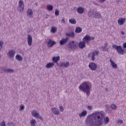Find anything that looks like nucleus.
<instances>
[{
	"instance_id": "nucleus-30",
	"label": "nucleus",
	"mask_w": 126,
	"mask_h": 126,
	"mask_svg": "<svg viewBox=\"0 0 126 126\" xmlns=\"http://www.w3.org/2000/svg\"><path fill=\"white\" fill-rule=\"evenodd\" d=\"M54 7H53V5L48 4L47 7V10H49V11H52L53 10Z\"/></svg>"
},
{
	"instance_id": "nucleus-12",
	"label": "nucleus",
	"mask_w": 126,
	"mask_h": 126,
	"mask_svg": "<svg viewBox=\"0 0 126 126\" xmlns=\"http://www.w3.org/2000/svg\"><path fill=\"white\" fill-rule=\"evenodd\" d=\"M48 40L49 41L47 42V47H48V48H52L54 45H56V44H57L56 41H52L51 39H48Z\"/></svg>"
},
{
	"instance_id": "nucleus-38",
	"label": "nucleus",
	"mask_w": 126,
	"mask_h": 126,
	"mask_svg": "<svg viewBox=\"0 0 126 126\" xmlns=\"http://www.w3.org/2000/svg\"><path fill=\"white\" fill-rule=\"evenodd\" d=\"M2 47H3V42H2V41H0V51H1Z\"/></svg>"
},
{
	"instance_id": "nucleus-53",
	"label": "nucleus",
	"mask_w": 126,
	"mask_h": 126,
	"mask_svg": "<svg viewBox=\"0 0 126 126\" xmlns=\"http://www.w3.org/2000/svg\"><path fill=\"white\" fill-rule=\"evenodd\" d=\"M94 39H95V37H91V40H94Z\"/></svg>"
},
{
	"instance_id": "nucleus-52",
	"label": "nucleus",
	"mask_w": 126,
	"mask_h": 126,
	"mask_svg": "<svg viewBox=\"0 0 126 126\" xmlns=\"http://www.w3.org/2000/svg\"><path fill=\"white\" fill-rule=\"evenodd\" d=\"M8 124L9 125V126H11V125L12 124V123H11V122H9V123H8Z\"/></svg>"
},
{
	"instance_id": "nucleus-2",
	"label": "nucleus",
	"mask_w": 126,
	"mask_h": 126,
	"mask_svg": "<svg viewBox=\"0 0 126 126\" xmlns=\"http://www.w3.org/2000/svg\"><path fill=\"white\" fill-rule=\"evenodd\" d=\"M79 90L83 92H85L87 94V96H89L90 94V89H91V84L90 82L86 81L83 82L79 87Z\"/></svg>"
},
{
	"instance_id": "nucleus-17",
	"label": "nucleus",
	"mask_w": 126,
	"mask_h": 126,
	"mask_svg": "<svg viewBox=\"0 0 126 126\" xmlns=\"http://www.w3.org/2000/svg\"><path fill=\"white\" fill-rule=\"evenodd\" d=\"M126 18H120L118 21L119 25H124L125 22H126Z\"/></svg>"
},
{
	"instance_id": "nucleus-44",
	"label": "nucleus",
	"mask_w": 126,
	"mask_h": 126,
	"mask_svg": "<svg viewBox=\"0 0 126 126\" xmlns=\"http://www.w3.org/2000/svg\"><path fill=\"white\" fill-rule=\"evenodd\" d=\"M99 1L100 3H103V2H105V1H106V0H99Z\"/></svg>"
},
{
	"instance_id": "nucleus-42",
	"label": "nucleus",
	"mask_w": 126,
	"mask_h": 126,
	"mask_svg": "<svg viewBox=\"0 0 126 126\" xmlns=\"http://www.w3.org/2000/svg\"><path fill=\"white\" fill-rule=\"evenodd\" d=\"M117 124L118 125H119V124H120V125H122L124 124V121L119 120L118 121Z\"/></svg>"
},
{
	"instance_id": "nucleus-4",
	"label": "nucleus",
	"mask_w": 126,
	"mask_h": 126,
	"mask_svg": "<svg viewBox=\"0 0 126 126\" xmlns=\"http://www.w3.org/2000/svg\"><path fill=\"white\" fill-rule=\"evenodd\" d=\"M32 115L34 118L39 119V120L42 121H44V119L43 118H42V116L40 115V114H39V113H38V112L35 110L32 111Z\"/></svg>"
},
{
	"instance_id": "nucleus-20",
	"label": "nucleus",
	"mask_w": 126,
	"mask_h": 126,
	"mask_svg": "<svg viewBox=\"0 0 126 126\" xmlns=\"http://www.w3.org/2000/svg\"><path fill=\"white\" fill-rule=\"evenodd\" d=\"M86 44L84 41H81L79 43L78 47L80 49H84Z\"/></svg>"
},
{
	"instance_id": "nucleus-49",
	"label": "nucleus",
	"mask_w": 126,
	"mask_h": 126,
	"mask_svg": "<svg viewBox=\"0 0 126 126\" xmlns=\"http://www.w3.org/2000/svg\"><path fill=\"white\" fill-rule=\"evenodd\" d=\"M107 46H108V43L107 42H105V44H104V47H107Z\"/></svg>"
},
{
	"instance_id": "nucleus-51",
	"label": "nucleus",
	"mask_w": 126,
	"mask_h": 126,
	"mask_svg": "<svg viewBox=\"0 0 126 126\" xmlns=\"http://www.w3.org/2000/svg\"><path fill=\"white\" fill-rule=\"evenodd\" d=\"M121 33L122 34V35H125V32H121Z\"/></svg>"
},
{
	"instance_id": "nucleus-48",
	"label": "nucleus",
	"mask_w": 126,
	"mask_h": 126,
	"mask_svg": "<svg viewBox=\"0 0 126 126\" xmlns=\"http://www.w3.org/2000/svg\"><path fill=\"white\" fill-rule=\"evenodd\" d=\"M63 106H60V109L61 110H62V112H63Z\"/></svg>"
},
{
	"instance_id": "nucleus-16",
	"label": "nucleus",
	"mask_w": 126,
	"mask_h": 126,
	"mask_svg": "<svg viewBox=\"0 0 126 126\" xmlns=\"http://www.w3.org/2000/svg\"><path fill=\"white\" fill-rule=\"evenodd\" d=\"M51 111L54 115H57V116H59V115H60V110L56 107L52 108Z\"/></svg>"
},
{
	"instance_id": "nucleus-10",
	"label": "nucleus",
	"mask_w": 126,
	"mask_h": 126,
	"mask_svg": "<svg viewBox=\"0 0 126 126\" xmlns=\"http://www.w3.org/2000/svg\"><path fill=\"white\" fill-rule=\"evenodd\" d=\"M27 42L29 46H32V42H33V38L32 35L29 34L28 35Z\"/></svg>"
},
{
	"instance_id": "nucleus-34",
	"label": "nucleus",
	"mask_w": 126,
	"mask_h": 126,
	"mask_svg": "<svg viewBox=\"0 0 126 126\" xmlns=\"http://www.w3.org/2000/svg\"><path fill=\"white\" fill-rule=\"evenodd\" d=\"M111 109H112V110H117V109H118V107L117 106V105L114 104L111 105Z\"/></svg>"
},
{
	"instance_id": "nucleus-36",
	"label": "nucleus",
	"mask_w": 126,
	"mask_h": 126,
	"mask_svg": "<svg viewBox=\"0 0 126 126\" xmlns=\"http://www.w3.org/2000/svg\"><path fill=\"white\" fill-rule=\"evenodd\" d=\"M119 47L120 46H117V45L116 44H113L112 45V47L113 48V49H115V50H117V51H118Z\"/></svg>"
},
{
	"instance_id": "nucleus-24",
	"label": "nucleus",
	"mask_w": 126,
	"mask_h": 126,
	"mask_svg": "<svg viewBox=\"0 0 126 126\" xmlns=\"http://www.w3.org/2000/svg\"><path fill=\"white\" fill-rule=\"evenodd\" d=\"M87 115V111L84 110L81 113H80L79 116L80 118H82V117H85Z\"/></svg>"
},
{
	"instance_id": "nucleus-21",
	"label": "nucleus",
	"mask_w": 126,
	"mask_h": 126,
	"mask_svg": "<svg viewBox=\"0 0 126 126\" xmlns=\"http://www.w3.org/2000/svg\"><path fill=\"white\" fill-rule=\"evenodd\" d=\"M54 66H55L54 63H49L46 65V68H52Z\"/></svg>"
},
{
	"instance_id": "nucleus-15",
	"label": "nucleus",
	"mask_w": 126,
	"mask_h": 126,
	"mask_svg": "<svg viewBox=\"0 0 126 126\" xmlns=\"http://www.w3.org/2000/svg\"><path fill=\"white\" fill-rule=\"evenodd\" d=\"M98 55H99V51L95 50L93 52L92 55V60L93 62L95 61V56H98Z\"/></svg>"
},
{
	"instance_id": "nucleus-47",
	"label": "nucleus",
	"mask_w": 126,
	"mask_h": 126,
	"mask_svg": "<svg viewBox=\"0 0 126 126\" xmlns=\"http://www.w3.org/2000/svg\"><path fill=\"white\" fill-rule=\"evenodd\" d=\"M66 36H67V37H70V33H66Z\"/></svg>"
},
{
	"instance_id": "nucleus-33",
	"label": "nucleus",
	"mask_w": 126,
	"mask_h": 126,
	"mask_svg": "<svg viewBox=\"0 0 126 126\" xmlns=\"http://www.w3.org/2000/svg\"><path fill=\"white\" fill-rule=\"evenodd\" d=\"M6 72H8V73H10L11 72H14V70L11 68L6 69Z\"/></svg>"
},
{
	"instance_id": "nucleus-29",
	"label": "nucleus",
	"mask_w": 126,
	"mask_h": 126,
	"mask_svg": "<svg viewBox=\"0 0 126 126\" xmlns=\"http://www.w3.org/2000/svg\"><path fill=\"white\" fill-rule=\"evenodd\" d=\"M109 122H110V119L109 118V117H106V118H104V123L105 125H107V124H109Z\"/></svg>"
},
{
	"instance_id": "nucleus-18",
	"label": "nucleus",
	"mask_w": 126,
	"mask_h": 126,
	"mask_svg": "<svg viewBox=\"0 0 126 126\" xmlns=\"http://www.w3.org/2000/svg\"><path fill=\"white\" fill-rule=\"evenodd\" d=\"M77 11L78 13H79L80 14H82L83 12H84V8L82 7H79L77 9Z\"/></svg>"
},
{
	"instance_id": "nucleus-13",
	"label": "nucleus",
	"mask_w": 126,
	"mask_h": 126,
	"mask_svg": "<svg viewBox=\"0 0 126 126\" xmlns=\"http://www.w3.org/2000/svg\"><path fill=\"white\" fill-rule=\"evenodd\" d=\"M27 14L28 17H29V18H33V11H32V9H28L27 11Z\"/></svg>"
},
{
	"instance_id": "nucleus-22",
	"label": "nucleus",
	"mask_w": 126,
	"mask_h": 126,
	"mask_svg": "<svg viewBox=\"0 0 126 126\" xmlns=\"http://www.w3.org/2000/svg\"><path fill=\"white\" fill-rule=\"evenodd\" d=\"M110 62L111 63V66L113 68H118V65L117 64V63H115V62L112 61V59L110 60Z\"/></svg>"
},
{
	"instance_id": "nucleus-45",
	"label": "nucleus",
	"mask_w": 126,
	"mask_h": 126,
	"mask_svg": "<svg viewBox=\"0 0 126 126\" xmlns=\"http://www.w3.org/2000/svg\"><path fill=\"white\" fill-rule=\"evenodd\" d=\"M123 47L124 48V49H126V42L124 43L123 45Z\"/></svg>"
},
{
	"instance_id": "nucleus-32",
	"label": "nucleus",
	"mask_w": 126,
	"mask_h": 126,
	"mask_svg": "<svg viewBox=\"0 0 126 126\" xmlns=\"http://www.w3.org/2000/svg\"><path fill=\"white\" fill-rule=\"evenodd\" d=\"M0 72L2 73H3V72H6V69L4 67V66H2L0 67Z\"/></svg>"
},
{
	"instance_id": "nucleus-5",
	"label": "nucleus",
	"mask_w": 126,
	"mask_h": 126,
	"mask_svg": "<svg viewBox=\"0 0 126 126\" xmlns=\"http://www.w3.org/2000/svg\"><path fill=\"white\" fill-rule=\"evenodd\" d=\"M68 48L70 49V50H76L77 49V44L74 42V41H70V43L68 45Z\"/></svg>"
},
{
	"instance_id": "nucleus-39",
	"label": "nucleus",
	"mask_w": 126,
	"mask_h": 126,
	"mask_svg": "<svg viewBox=\"0 0 126 126\" xmlns=\"http://www.w3.org/2000/svg\"><path fill=\"white\" fill-rule=\"evenodd\" d=\"M101 49H102V51H106V52L109 51V49H107V48H106V46H102Z\"/></svg>"
},
{
	"instance_id": "nucleus-43",
	"label": "nucleus",
	"mask_w": 126,
	"mask_h": 126,
	"mask_svg": "<svg viewBox=\"0 0 126 126\" xmlns=\"http://www.w3.org/2000/svg\"><path fill=\"white\" fill-rule=\"evenodd\" d=\"M88 110H90V111H91V110H92V109H93V107H92V106L91 105H89L88 106Z\"/></svg>"
},
{
	"instance_id": "nucleus-3",
	"label": "nucleus",
	"mask_w": 126,
	"mask_h": 126,
	"mask_svg": "<svg viewBox=\"0 0 126 126\" xmlns=\"http://www.w3.org/2000/svg\"><path fill=\"white\" fill-rule=\"evenodd\" d=\"M88 15L90 17H94V18H101V14H100L96 9H91L88 12Z\"/></svg>"
},
{
	"instance_id": "nucleus-46",
	"label": "nucleus",
	"mask_w": 126,
	"mask_h": 126,
	"mask_svg": "<svg viewBox=\"0 0 126 126\" xmlns=\"http://www.w3.org/2000/svg\"><path fill=\"white\" fill-rule=\"evenodd\" d=\"M61 21L63 23H65V20L63 18L62 19Z\"/></svg>"
},
{
	"instance_id": "nucleus-6",
	"label": "nucleus",
	"mask_w": 126,
	"mask_h": 126,
	"mask_svg": "<svg viewBox=\"0 0 126 126\" xmlns=\"http://www.w3.org/2000/svg\"><path fill=\"white\" fill-rule=\"evenodd\" d=\"M24 9V3L23 2V0H20L19 1V6L18 7V10L20 11V12H22Z\"/></svg>"
},
{
	"instance_id": "nucleus-26",
	"label": "nucleus",
	"mask_w": 126,
	"mask_h": 126,
	"mask_svg": "<svg viewBox=\"0 0 126 126\" xmlns=\"http://www.w3.org/2000/svg\"><path fill=\"white\" fill-rule=\"evenodd\" d=\"M16 59L17 61H19V62H22V60H23V58L20 55H17L16 56Z\"/></svg>"
},
{
	"instance_id": "nucleus-1",
	"label": "nucleus",
	"mask_w": 126,
	"mask_h": 126,
	"mask_svg": "<svg viewBox=\"0 0 126 126\" xmlns=\"http://www.w3.org/2000/svg\"><path fill=\"white\" fill-rule=\"evenodd\" d=\"M104 117V113L100 112L89 115L86 120V124L88 126H101L103 125Z\"/></svg>"
},
{
	"instance_id": "nucleus-41",
	"label": "nucleus",
	"mask_w": 126,
	"mask_h": 126,
	"mask_svg": "<svg viewBox=\"0 0 126 126\" xmlns=\"http://www.w3.org/2000/svg\"><path fill=\"white\" fill-rule=\"evenodd\" d=\"M0 126H5V121H2V122L0 124Z\"/></svg>"
},
{
	"instance_id": "nucleus-19",
	"label": "nucleus",
	"mask_w": 126,
	"mask_h": 126,
	"mask_svg": "<svg viewBox=\"0 0 126 126\" xmlns=\"http://www.w3.org/2000/svg\"><path fill=\"white\" fill-rule=\"evenodd\" d=\"M69 65V62H67L66 63H60V66L61 67H68Z\"/></svg>"
},
{
	"instance_id": "nucleus-40",
	"label": "nucleus",
	"mask_w": 126,
	"mask_h": 126,
	"mask_svg": "<svg viewBox=\"0 0 126 126\" xmlns=\"http://www.w3.org/2000/svg\"><path fill=\"white\" fill-rule=\"evenodd\" d=\"M55 14L56 15V16L60 15V11L56 9L55 10Z\"/></svg>"
},
{
	"instance_id": "nucleus-37",
	"label": "nucleus",
	"mask_w": 126,
	"mask_h": 126,
	"mask_svg": "<svg viewBox=\"0 0 126 126\" xmlns=\"http://www.w3.org/2000/svg\"><path fill=\"white\" fill-rule=\"evenodd\" d=\"M25 108V107L24 106V105L22 104L20 106L19 110L21 112V111H23V110H24Z\"/></svg>"
},
{
	"instance_id": "nucleus-50",
	"label": "nucleus",
	"mask_w": 126,
	"mask_h": 126,
	"mask_svg": "<svg viewBox=\"0 0 126 126\" xmlns=\"http://www.w3.org/2000/svg\"><path fill=\"white\" fill-rule=\"evenodd\" d=\"M49 18V15L46 14V15L45 18Z\"/></svg>"
},
{
	"instance_id": "nucleus-56",
	"label": "nucleus",
	"mask_w": 126,
	"mask_h": 126,
	"mask_svg": "<svg viewBox=\"0 0 126 126\" xmlns=\"http://www.w3.org/2000/svg\"><path fill=\"white\" fill-rule=\"evenodd\" d=\"M0 58H1V56L0 55Z\"/></svg>"
},
{
	"instance_id": "nucleus-11",
	"label": "nucleus",
	"mask_w": 126,
	"mask_h": 126,
	"mask_svg": "<svg viewBox=\"0 0 126 126\" xmlns=\"http://www.w3.org/2000/svg\"><path fill=\"white\" fill-rule=\"evenodd\" d=\"M91 40V37L88 35H86L83 38V41L86 44H88L89 41Z\"/></svg>"
},
{
	"instance_id": "nucleus-8",
	"label": "nucleus",
	"mask_w": 126,
	"mask_h": 126,
	"mask_svg": "<svg viewBox=\"0 0 126 126\" xmlns=\"http://www.w3.org/2000/svg\"><path fill=\"white\" fill-rule=\"evenodd\" d=\"M69 40V39L67 37L63 38L60 41V44L61 46H63V45H65L68 42Z\"/></svg>"
},
{
	"instance_id": "nucleus-28",
	"label": "nucleus",
	"mask_w": 126,
	"mask_h": 126,
	"mask_svg": "<svg viewBox=\"0 0 126 126\" xmlns=\"http://www.w3.org/2000/svg\"><path fill=\"white\" fill-rule=\"evenodd\" d=\"M30 124L31 126H36V124H37V121L35 119H32L30 121Z\"/></svg>"
},
{
	"instance_id": "nucleus-27",
	"label": "nucleus",
	"mask_w": 126,
	"mask_h": 126,
	"mask_svg": "<svg viewBox=\"0 0 126 126\" xmlns=\"http://www.w3.org/2000/svg\"><path fill=\"white\" fill-rule=\"evenodd\" d=\"M69 23H71V24L75 25L76 24V20L74 18L70 19L69 20Z\"/></svg>"
},
{
	"instance_id": "nucleus-7",
	"label": "nucleus",
	"mask_w": 126,
	"mask_h": 126,
	"mask_svg": "<svg viewBox=\"0 0 126 126\" xmlns=\"http://www.w3.org/2000/svg\"><path fill=\"white\" fill-rule=\"evenodd\" d=\"M16 53V52L14 50H11L8 51L7 53V56L9 58H10V59H12V58L14 57V56H15V54Z\"/></svg>"
},
{
	"instance_id": "nucleus-31",
	"label": "nucleus",
	"mask_w": 126,
	"mask_h": 126,
	"mask_svg": "<svg viewBox=\"0 0 126 126\" xmlns=\"http://www.w3.org/2000/svg\"><path fill=\"white\" fill-rule=\"evenodd\" d=\"M57 28L55 27H52L51 29V33H56L57 32Z\"/></svg>"
},
{
	"instance_id": "nucleus-25",
	"label": "nucleus",
	"mask_w": 126,
	"mask_h": 126,
	"mask_svg": "<svg viewBox=\"0 0 126 126\" xmlns=\"http://www.w3.org/2000/svg\"><path fill=\"white\" fill-rule=\"evenodd\" d=\"M52 61L54 63H58V62H59V61H60V56L53 57L52 58Z\"/></svg>"
},
{
	"instance_id": "nucleus-55",
	"label": "nucleus",
	"mask_w": 126,
	"mask_h": 126,
	"mask_svg": "<svg viewBox=\"0 0 126 126\" xmlns=\"http://www.w3.org/2000/svg\"><path fill=\"white\" fill-rule=\"evenodd\" d=\"M35 5L36 6L38 5V3H35Z\"/></svg>"
},
{
	"instance_id": "nucleus-35",
	"label": "nucleus",
	"mask_w": 126,
	"mask_h": 126,
	"mask_svg": "<svg viewBox=\"0 0 126 126\" xmlns=\"http://www.w3.org/2000/svg\"><path fill=\"white\" fill-rule=\"evenodd\" d=\"M70 37H71V38H74V37H75V33L74 32H72L70 33Z\"/></svg>"
},
{
	"instance_id": "nucleus-9",
	"label": "nucleus",
	"mask_w": 126,
	"mask_h": 126,
	"mask_svg": "<svg viewBox=\"0 0 126 126\" xmlns=\"http://www.w3.org/2000/svg\"><path fill=\"white\" fill-rule=\"evenodd\" d=\"M89 67L91 70H95L97 69V64L95 63H89Z\"/></svg>"
},
{
	"instance_id": "nucleus-14",
	"label": "nucleus",
	"mask_w": 126,
	"mask_h": 126,
	"mask_svg": "<svg viewBox=\"0 0 126 126\" xmlns=\"http://www.w3.org/2000/svg\"><path fill=\"white\" fill-rule=\"evenodd\" d=\"M117 52L118 54H120V55H125V54H126V50H124L122 46L119 47Z\"/></svg>"
},
{
	"instance_id": "nucleus-54",
	"label": "nucleus",
	"mask_w": 126,
	"mask_h": 126,
	"mask_svg": "<svg viewBox=\"0 0 126 126\" xmlns=\"http://www.w3.org/2000/svg\"><path fill=\"white\" fill-rule=\"evenodd\" d=\"M117 1H118V2H120V1H121V0H117Z\"/></svg>"
},
{
	"instance_id": "nucleus-23",
	"label": "nucleus",
	"mask_w": 126,
	"mask_h": 126,
	"mask_svg": "<svg viewBox=\"0 0 126 126\" xmlns=\"http://www.w3.org/2000/svg\"><path fill=\"white\" fill-rule=\"evenodd\" d=\"M75 32L77 33H81V32H82V28H80V27H77V28H76Z\"/></svg>"
}]
</instances>
